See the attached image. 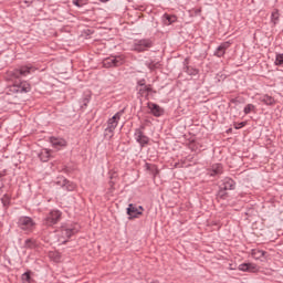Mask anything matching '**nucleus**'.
I'll use <instances>...</instances> for the list:
<instances>
[{
    "mask_svg": "<svg viewBox=\"0 0 283 283\" xmlns=\"http://www.w3.org/2000/svg\"><path fill=\"white\" fill-rule=\"evenodd\" d=\"M18 227L22 231H27V233H32L36 228V222H34V219L30 217H20L18 220Z\"/></svg>",
    "mask_w": 283,
    "mask_h": 283,
    "instance_id": "obj_1",
    "label": "nucleus"
},
{
    "mask_svg": "<svg viewBox=\"0 0 283 283\" xmlns=\"http://www.w3.org/2000/svg\"><path fill=\"white\" fill-rule=\"evenodd\" d=\"M125 63V57L123 55L118 56H111L104 60L103 65L104 67H118Z\"/></svg>",
    "mask_w": 283,
    "mask_h": 283,
    "instance_id": "obj_2",
    "label": "nucleus"
},
{
    "mask_svg": "<svg viewBox=\"0 0 283 283\" xmlns=\"http://www.w3.org/2000/svg\"><path fill=\"white\" fill-rule=\"evenodd\" d=\"M74 235V229L70 226H63L60 230V238L59 242H62V244H65L70 238Z\"/></svg>",
    "mask_w": 283,
    "mask_h": 283,
    "instance_id": "obj_3",
    "label": "nucleus"
},
{
    "mask_svg": "<svg viewBox=\"0 0 283 283\" xmlns=\"http://www.w3.org/2000/svg\"><path fill=\"white\" fill-rule=\"evenodd\" d=\"M61 220V211L53 210L49 213L46 219L44 220L45 227H53V224H56Z\"/></svg>",
    "mask_w": 283,
    "mask_h": 283,
    "instance_id": "obj_4",
    "label": "nucleus"
},
{
    "mask_svg": "<svg viewBox=\"0 0 283 283\" xmlns=\"http://www.w3.org/2000/svg\"><path fill=\"white\" fill-rule=\"evenodd\" d=\"M120 116H123V112L116 113L112 118L108 119L106 133L107 132L109 134L114 133V129H116V127H118V120H120Z\"/></svg>",
    "mask_w": 283,
    "mask_h": 283,
    "instance_id": "obj_5",
    "label": "nucleus"
},
{
    "mask_svg": "<svg viewBox=\"0 0 283 283\" xmlns=\"http://www.w3.org/2000/svg\"><path fill=\"white\" fill-rule=\"evenodd\" d=\"M143 211H145L143 209V206L136 208V206L130 203L127 208V216H129V220H132L134 218H138L143 213Z\"/></svg>",
    "mask_w": 283,
    "mask_h": 283,
    "instance_id": "obj_6",
    "label": "nucleus"
},
{
    "mask_svg": "<svg viewBox=\"0 0 283 283\" xmlns=\"http://www.w3.org/2000/svg\"><path fill=\"white\" fill-rule=\"evenodd\" d=\"M50 143L54 149L61 150L63 147H67V142L61 137H51Z\"/></svg>",
    "mask_w": 283,
    "mask_h": 283,
    "instance_id": "obj_7",
    "label": "nucleus"
},
{
    "mask_svg": "<svg viewBox=\"0 0 283 283\" xmlns=\"http://www.w3.org/2000/svg\"><path fill=\"white\" fill-rule=\"evenodd\" d=\"M151 48V42L149 40H140L134 45L135 52H145Z\"/></svg>",
    "mask_w": 283,
    "mask_h": 283,
    "instance_id": "obj_8",
    "label": "nucleus"
},
{
    "mask_svg": "<svg viewBox=\"0 0 283 283\" xmlns=\"http://www.w3.org/2000/svg\"><path fill=\"white\" fill-rule=\"evenodd\" d=\"M239 271L249 272V273H258V265L253 263H242L239 265Z\"/></svg>",
    "mask_w": 283,
    "mask_h": 283,
    "instance_id": "obj_9",
    "label": "nucleus"
},
{
    "mask_svg": "<svg viewBox=\"0 0 283 283\" xmlns=\"http://www.w3.org/2000/svg\"><path fill=\"white\" fill-rule=\"evenodd\" d=\"M36 69H34L33 66H22L20 70L14 72V76L15 78H19V74L21 76H28V74H32V72H34Z\"/></svg>",
    "mask_w": 283,
    "mask_h": 283,
    "instance_id": "obj_10",
    "label": "nucleus"
},
{
    "mask_svg": "<svg viewBox=\"0 0 283 283\" xmlns=\"http://www.w3.org/2000/svg\"><path fill=\"white\" fill-rule=\"evenodd\" d=\"M39 158L42 163H48V160H50V158H52V150L48 149V148H43L40 153H39Z\"/></svg>",
    "mask_w": 283,
    "mask_h": 283,
    "instance_id": "obj_11",
    "label": "nucleus"
},
{
    "mask_svg": "<svg viewBox=\"0 0 283 283\" xmlns=\"http://www.w3.org/2000/svg\"><path fill=\"white\" fill-rule=\"evenodd\" d=\"M148 109H150L154 116H163V108L154 103H148Z\"/></svg>",
    "mask_w": 283,
    "mask_h": 283,
    "instance_id": "obj_12",
    "label": "nucleus"
},
{
    "mask_svg": "<svg viewBox=\"0 0 283 283\" xmlns=\"http://www.w3.org/2000/svg\"><path fill=\"white\" fill-rule=\"evenodd\" d=\"M222 174V165L214 164L212 165L211 169L209 170L210 176H220Z\"/></svg>",
    "mask_w": 283,
    "mask_h": 283,
    "instance_id": "obj_13",
    "label": "nucleus"
},
{
    "mask_svg": "<svg viewBox=\"0 0 283 283\" xmlns=\"http://www.w3.org/2000/svg\"><path fill=\"white\" fill-rule=\"evenodd\" d=\"M136 140L139 143V145H147V143H149V137L145 136L143 132H137Z\"/></svg>",
    "mask_w": 283,
    "mask_h": 283,
    "instance_id": "obj_14",
    "label": "nucleus"
},
{
    "mask_svg": "<svg viewBox=\"0 0 283 283\" xmlns=\"http://www.w3.org/2000/svg\"><path fill=\"white\" fill-rule=\"evenodd\" d=\"M235 187V181H233V179H224V182H223V187L222 189H224L226 191H229L231 189H234Z\"/></svg>",
    "mask_w": 283,
    "mask_h": 283,
    "instance_id": "obj_15",
    "label": "nucleus"
},
{
    "mask_svg": "<svg viewBox=\"0 0 283 283\" xmlns=\"http://www.w3.org/2000/svg\"><path fill=\"white\" fill-rule=\"evenodd\" d=\"M150 92L151 86L149 85L142 84V87H139V94H142V96H149Z\"/></svg>",
    "mask_w": 283,
    "mask_h": 283,
    "instance_id": "obj_16",
    "label": "nucleus"
},
{
    "mask_svg": "<svg viewBox=\"0 0 283 283\" xmlns=\"http://www.w3.org/2000/svg\"><path fill=\"white\" fill-rule=\"evenodd\" d=\"M251 255H252V258H254V260H262V258H264V251L252 250Z\"/></svg>",
    "mask_w": 283,
    "mask_h": 283,
    "instance_id": "obj_17",
    "label": "nucleus"
},
{
    "mask_svg": "<svg viewBox=\"0 0 283 283\" xmlns=\"http://www.w3.org/2000/svg\"><path fill=\"white\" fill-rule=\"evenodd\" d=\"M166 18V25H171V23H176V21L178 20V18H176V15H169V14H165L164 15Z\"/></svg>",
    "mask_w": 283,
    "mask_h": 283,
    "instance_id": "obj_18",
    "label": "nucleus"
},
{
    "mask_svg": "<svg viewBox=\"0 0 283 283\" xmlns=\"http://www.w3.org/2000/svg\"><path fill=\"white\" fill-rule=\"evenodd\" d=\"M261 101L265 105H274L275 104V99L269 95L263 96Z\"/></svg>",
    "mask_w": 283,
    "mask_h": 283,
    "instance_id": "obj_19",
    "label": "nucleus"
},
{
    "mask_svg": "<svg viewBox=\"0 0 283 283\" xmlns=\"http://www.w3.org/2000/svg\"><path fill=\"white\" fill-rule=\"evenodd\" d=\"M63 187L66 189V191H74L76 189V185L71 181H65Z\"/></svg>",
    "mask_w": 283,
    "mask_h": 283,
    "instance_id": "obj_20",
    "label": "nucleus"
},
{
    "mask_svg": "<svg viewBox=\"0 0 283 283\" xmlns=\"http://www.w3.org/2000/svg\"><path fill=\"white\" fill-rule=\"evenodd\" d=\"M50 258L51 260H54V262H61V253L59 252H51Z\"/></svg>",
    "mask_w": 283,
    "mask_h": 283,
    "instance_id": "obj_21",
    "label": "nucleus"
},
{
    "mask_svg": "<svg viewBox=\"0 0 283 283\" xmlns=\"http://www.w3.org/2000/svg\"><path fill=\"white\" fill-rule=\"evenodd\" d=\"M20 90H21V92H30L31 86H30V84L28 82H22L20 84Z\"/></svg>",
    "mask_w": 283,
    "mask_h": 283,
    "instance_id": "obj_22",
    "label": "nucleus"
},
{
    "mask_svg": "<svg viewBox=\"0 0 283 283\" xmlns=\"http://www.w3.org/2000/svg\"><path fill=\"white\" fill-rule=\"evenodd\" d=\"M244 114H251V112H255V105L253 104H248L244 109H243Z\"/></svg>",
    "mask_w": 283,
    "mask_h": 283,
    "instance_id": "obj_23",
    "label": "nucleus"
},
{
    "mask_svg": "<svg viewBox=\"0 0 283 283\" xmlns=\"http://www.w3.org/2000/svg\"><path fill=\"white\" fill-rule=\"evenodd\" d=\"M279 19H280V12L273 11L272 12V22L274 23V25H275V23H277Z\"/></svg>",
    "mask_w": 283,
    "mask_h": 283,
    "instance_id": "obj_24",
    "label": "nucleus"
},
{
    "mask_svg": "<svg viewBox=\"0 0 283 283\" xmlns=\"http://www.w3.org/2000/svg\"><path fill=\"white\" fill-rule=\"evenodd\" d=\"M74 6H77V8H82V6H85L87 3V0H73Z\"/></svg>",
    "mask_w": 283,
    "mask_h": 283,
    "instance_id": "obj_25",
    "label": "nucleus"
},
{
    "mask_svg": "<svg viewBox=\"0 0 283 283\" xmlns=\"http://www.w3.org/2000/svg\"><path fill=\"white\" fill-rule=\"evenodd\" d=\"M275 65H283V54L276 55Z\"/></svg>",
    "mask_w": 283,
    "mask_h": 283,
    "instance_id": "obj_26",
    "label": "nucleus"
},
{
    "mask_svg": "<svg viewBox=\"0 0 283 283\" xmlns=\"http://www.w3.org/2000/svg\"><path fill=\"white\" fill-rule=\"evenodd\" d=\"M24 247H27L28 249L34 248V240L28 239L24 243Z\"/></svg>",
    "mask_w": 283,
    "mask_h": 283,
    "instance_id": "obj_27",
    "label": "nucleus"
},
{
    "mask_svg": "<svg viewBox=\"0 0 283 283\" xmlns=\"http://www.w3.org/2000/svg\"><path fill=\"white\" fill-rule=\"evenodd\" d=\"M22 283H30V273L22 274Z\"/></svg>",
    "mask_w": 283,
    "mask_h": 283,
    "instance_id": "obj_28",
    "label": "nucleus"
},
{
    "mask_svg": "<svg viewBox=\"0 0 283 283\" xmlns=\"http://www.w3.org/2000/svg\"><path fill=\"white\" fill-rule=\"evenodd\" d=\"M231 46V43L230 42H223L221 45H220V48H221V50H223L224 52L228 50V48H230Z\"/></svg>",
    "mask_w": 283,
    "mask_h": 283,
    "instance_id": "obj_29",
    "label": "nucleus"
},
{
    "mask_svg": "<svg viewBox=\"0 0 283 283\" xmlns=\"http://www.w3.org/2000/svg\"><path fill=\"white\" fill-rule=\"evenodd\" d=\"M216 55L219 56V57L224 56V50L221 46H219L217 49Z\"/></svg>",
    "mask_w": 283,
    "mask_h": 283,
    "instance_id": "obj_30",
    "label": "nucleus"
},
{
    "mask_svg": "<svg viewBox=\"0 0 283 283\" xmlns=\"http://www.w3.org/2000/svg\"><path fill=\"white\" fill-rule=\"evenodd\" d=\"M244 123H239L237 125H234L235 129H242V127H244Z\"/></svg>",
    "mask_w": 283,
    "mask_h": 283,
    "instance_id": "obj_31",
    "label": "nucleus"
},
{
    "mask_svg": "<svg viewBox=\"0 0 283 283\" xmlns=\"http://www.w3.org/2000/svg\"><path fill=\"white\" fill-rule=\"evenodd\" d=\"M138 85H139V87H142L143 85H145V81L138 82Z\"/></svg>",
    "mask_w": 283,
    "mask_h": 283,
    "instance_id": "obj_32",
    "label": "nucleus"
},
{
    "mask_svg": "<svg viewBox=\"0 0 283 283\" xmlns=\"http://www.w3.org/2000/svg\"><path fill=\"white\" fill-rule=\"evenodd\" d=\"M0 178H3V174L0 172Z\"/></svg>",
    "mask_w": 283,
    "mask_h": 283,
    "instance_id": "obj_33",
    "label": "nucleus"
},
{
    "mask_svg": "<svg viewBox=\"0 0 283 283\" xmlns=\"http://www.w3.org/2000/svg\"><path fill=\"white\" fill-rule=\"evenodd\" d=\"M231 103H235V99H232Z\"/></svg>",
    "mask_w": 283,
    "mask_h": 283,
    "instance_id": "obj_34",
    "label": "nucleus"
},
{
    "mask_svg": "<svg viewBox=\"0 0 283 283\" xmlns=\"http://www.w3.org/2000/svg\"><path fill=\"white\" fill-rule=\"evenodd\" d=\"M101 1H107V0H101Z\"/></svg>",
    "mask_w": 283,
    "mask_h": 283,
    "instance_id": "obj_35",
    "label": "nucleus"
}]
</instances>
